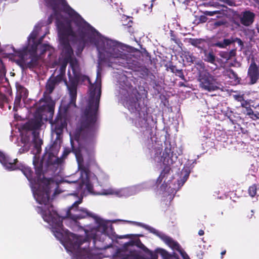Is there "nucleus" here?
Here are the masks:
<instances>
[{"label": "nucleus", "instance_id": "obj_46", "mask_svg": "<svg viewBox=\"0 0 259 259\" xmlns=\"http://www.w3.org/2000/svg\"><path fill=\"white\" fill-rule=\"evenodd\" d=\"M206 16L205 15L200 16L198 18V22L201 23L206 22L207 20V18Z\"/></svg>", "mask_w": 259, "mask_h": 259}, {"label": "nucleus", "instance_id": "obj_58", "mask_svg": "<svg viewBox=\"0 0 259 259\" xmlns=\"http://www.w3.org/2000/svg\"><path fill=\"white\" fill-rule=\"evenodd\" d=\"M70 152V150H68V149H65L64 151V152H63V155L64 156H67L69 153Z\"/></svg>", "mask_w": 259, "mask_h": 259}, {"label": "nucleus", "instance_id": "obj_15", "mask_svg": "<svg viewBox=\"0 0 259 259\" xmlns=\"http://www.w3.org/2000/svg\"><path fill=\"white\" fill-rule=\"evenodd\" d=\"M73 50L71 48L62 50L61 55L65 63H69L73 73H80L77 59L73 57Z\"/></svg>", "mask_w": 259, "mask_h": 259}, {"label": "nucleus", "instance_id": "obj_44", "mask_svg": "<svg viewBox=\"0 0 259 259\" xmlns=\"http://www.w3.org/2000/svg\"><path fill=\"white\" fill-rule=\"evenodd\" d=\"M235 42H237L238 45L241 47H243L244 46V42L240 38L233 37V43Z\"/></svg>", "mask_w": 259, "mask_h": 259}, {"label": "nucleus", "instance_id": "obj_36", "mask_svg": "<svg viewBox=\"0 0 259 259\" xmlns=\"http://www.w3.org/2000/svg\"><path fill=\"white\" fill-rule=\"evenodd\" d=\"M170 39L171 40L173 41L174 42H175L177 45H178L179 46H180V45H182V43L180 39L178 38L176 35L174 33V32L172 31H170Z\"/></svg>", "mask_w": 259, "mask_h": 259}, {"label": "nucleus", "instance_id": "obj_1", "mask_svg": "<svg viewBox=\"0 0 259 259\" xmlns=\"http://www.w3.org/2000/svg\"><path fill=\"white\" fill-rule=\"evenodd\" d=\"M101 95V79L89 87V96L87 105L82 111L79 126L76 131V136L84 138H92L98 130V115L100 99Z\"/></svg>", "mask_w": 259, "mask_h": 259}, {"label": "nucleus", "instance_id": "obj_21", "mask_svg": "<svg viewBox=\"0 0 259 259\" xmlns=\"http://www.w3.org/2000/svg\"><path fill=\"white\" fill-rule=\"evenodd\" d=\"M35 36L32 37L33 44L29 47H26L27 48V52L29 53V55L38 56L37 54V50L38 47H39V45L42 41L44 36H42L37 41H35Z\"/></svg>", "mask_w": 259, "mask_h": 259}, {"label": "nucleus", "instance_id": "obj_51", "mask_svg": "<svg viewBox=\"0 0 259 259\" xmlns=\"http://www.w3.org/2000/svg\"><path fill=\"white\" fill-rule=\"evenodd\" d=\"M156 252H153L152 251H151L148 254L150 255L151 258L150 259H157L158 255Z\"/></svg>", "mask_w": 259, "mask_h": 259}, {"label": "nucleus", "instance_id": "obj_63", "mask_svg": "<svg viewBox=\"0 0 259 259\" xmlns=\"http://www.w3.org/2000/svg\"><path fill=\"white\" fill-rule=\"evenodd\" d=\"M179 84L180 87H186L185 84L183 82H179Z\"/></svg>", "mask_w": 259, "mask_h": 259}, {"label": "nucleus", "instance_id": "obj_59", "mask_svg": "<svg viewBox=\"0 0 259 259\" xmlns=\"http://www.w3.org/2000/svg\"><path fill=\"white\" fill-rule=\"evenodd\" d=\"M250 214H248V215H247V217L248 219H251V218L253 217V216L254 215V211H253V210H251V211H250Z\"/></svg>", "mask_w": 259, "mask_h": 259}, {"label": "nucleus", "instance_id": "obj_60", "mask_svg": "<svg viewBox=\"0 0 259 259\" xmlns=\"http://www.w3.org/2000/svg\"><path fill=\"white\" fill-rule=\"evenodd\" d=\"M66 64L64 65H62L61 67V73H63L64 74L65 73V68H66Z\"/></svg>", "mask_w": 259, "mask_h": 259}, {"label": "nucleus", "instance_id": "obj_18", "mask_svg": "<svg viewBox=\"0 0 259 259\" xmlns=\"http://www.w3.org/2000/svg\"><path fill=\"white\" fill-rule=\"evenodd\" d=\"M247 77L249 78L250 84H255L259 79V65L256 64L254 59L251 60L248 67Z\"/></svg>", "mask_w": 259, "mask_h": 259}, {"label": "nucleus", "instance_id": "obj_11", "mask_svg": "<svg viewBox=\"0 0 259 259\" xmlns=\"http://www.w3.org/2000/svg\"><path fill=\"white\" fill-rule=\"evenodd\" d=\"M198 80L200 87L205 91H214L219 88V83L217 79L206 71H202L199 74Z\"/></svg>", "mask_w": 259, "mask_h": 259}, {"label": "nucleus", "instance_id": "obj_50", "mask_svg": "<svg viewBox=\"0 0 259 259\" xmlns=\"http://www.w3.org/2000/svg\"><path fill=\"white\" fill-rule=\"evenodd\" d=\"M212 46L213 47H217L219 48H225L223 44V41H218L215 43H213Z\"/></svg>", "mask_w": 259, "mask_h": 259}, {"label": "nucleus", "instance_id": "obj_25", "mask_svg": "<svg viewBox=\"0 0 259 259\" xmlns=\"http://www.w3.org/2000/svg\"><path fill=\"white\" fill-rule=\"evenodd\" d=\"M63 6V11L67 14L70 17H73L76 12L67 4L66 0H59Z\"/></svg>", "mask_w": 259, "mask_h": 259}, {"label": "nucleus", "instance_id": "obj_3", "mask_svg": "<svg viewBox=\"0 0 259 259\" xmlns=\"http://www.w3.org/2000/svg\"><path fill=\"white\" fill-rule=\"evenodd\" d=\"M0 162L9 170H20L32 185H35L39 183H47L50 181L48 180V178L44 176L43 161L42 160L39 161L35 156L33 157V160L35 177H33V171L30 167L22 164L19 162L17 158L13 160L11 159L2 152L0 153Z\"/></svg>", "mask_w": 259, "mask_h": 259}, {"label": "nucleus", "instance_id": "obj_22", "mask_svg": "<svg viewBox=\"0 0 259 259\" xmlns=\"http://www.w3.org/2000/svg\"><path fill=\"white\" fill-rule=\"evenodd\" d=\"M82 202V198H80L78 200L74 202L72 205L68 209L66 213L67 217L72 219V214L77 213L79 208L78 205Z\"/></svg>", "mask_w": 259, "mask_h": 259}, {"label": "nucleus", "instance_id": "obj_16", "mask_svg": "<svg viewBox=\"0 0 259 259\" xmlns=\"http://www.w3.org/2000/svg\"><path fill=\"white\" fill-rule=\"evenodd\" d=\"M42 111L41 108L36 110L35 113V117L25 123L23 125V129L26 131H34L39 129L41 126L42 116L41 112Z\"/></svg>", "mask_w": 259, "mask_h": 259}, {"label": "nucleus", "instance_id": "obj_38", "mask_svg": "<svg viewBox=\"0 0 259 259\" xmlns=\"http://www.w3.org/2000/svg\"><path fill=\"white\" fill-rule=\"evenodd\" d=\"M64 75V73H60V74L57 75L55 77L51 78V79L53 80H54L57 84H58L60 82H61L62 80Z\"/></svg>", "mask_w": 259, "mask_h": 259}, {"label": "nucleus", "instance_id": "obj_54", "mask_svg": "<svg viewBox=\"0 0 259 259\" xmlns=\"http://www.w3.org/2000/svg\"><path fill=\"white\" fill-rule=\"evenodd\" d=\"M183 259H187L188 257H189L188 254L182 249V250L179 252Z\"/></svg>", "mask_w": 259, "mask_h": 259}, {"label": "nucleus", "instance_id": "obj_34", "mask_svg": "<svg viewBox=\"0 0 259 259\" xmlns=\"http://www.w3.org/2000/svg\"><path fill=\"white\" fill-rule=\"evenodd\" d=\"M231 26L232 28L231 29L232 30H241L240 28L242 27L241 26V24L240 23V22H238L235 20H233L231 21Z\"/></svg>", "mask_w": 259, "mask_h": 259}, {"label": "nucleus", "instance_id": "obj_5", "mask_svg": "<svg viewBox=\"0 0 259 259\" xmlns=\"http://www.w3.org/2000/svg\"><path fill=\"white\" fill-rule=\"evenodd\" d=\"M88 156V161L85 165L83 164V158L80 153V151L77 149L73 150V152L75 154V156L78 164V167L82 175L84 174L88 178L90 174V167L92 165H97V162L95 157L94 148L92 146H85L82 148Z\"/></svg>", "mask_w": 259, "mask_h": 259}, {"label": "nucleus", "instance_id": "obj_41", "mask_svg": "<svg viewBox=\"0 0 259 259\" xmlns=\"http://www.w3.org/2000/svg\"><path fill=\"white\" fill-rule=\"evenodd\" d=\"M39 47L40 48V49H41L40 54H43L48 50V49L49 48V45H48L47 44H41V43L40 45H39Z\"/></svg>", "mask_w": 259, "mask_h": 259}, {"label": "nucleus", "instance_id": "obj_2", "mask_svg": "<svg viewBox=\"0 0 259 259\" xmlns=\"http://www.w3.org/2000/svg\"><path fill=\"white\" fill-rule=\"evenodd\" d=\"M73 16H75L74 20V24L77 27V32L79 39V44L81 46V50L84 48L87 41L86 37L89 36L91 40L94 42L99 52H104L109 54L108 56L113 58H118L121 56V52L118 50L116 42L111 40L96 39L94 38L96 34L99 32L86 22L78 13H76Z\"/></svg>", "mask_w": 259, "mask_h": 259}, {"label": "nucleus", "instance_id": "obj_61", "mask_svg": "<svg viewBox=\"0 0 259 259\" xmlns=\"http://www.w3.org/2000/svg\"><path fill=\"white\" fill-rule=\"evenodd\" d=\"M250 1H252L255 4L257 5V9L259 10V0H249Z\"/></svg>", "mask_w": 259, "mask_h": 259}, {"label": "nucleus", "instance_id": "obj_48", "mask_svg": "<svg viewBox=\"0 0 259 259\" xmlns=\"http://www.w3.org/2000/svg\"><path fill=\"white\" fill-rule=\"evenodd\" d=\"M23 98L22 97L16 95L15 99L14 101V105L15 106H18L19 105L21 99Z\"/></svg>", "mask_w": 259, "mask_h": 259}, {"label": "nucleus", "instance_id": "obj_14", "mask_svg": "<svg viewBox=\"0 0 259 259\" xmlns=\"http://www.w3.org/2000/svg\"><path fill=\"white\" fill-rule=\"evenodd\" d=\"M52 130L57 135L56 140L60 139L64 129L67 125V118L65 113L59 112L54 121H51Z\"/></svg>", "mask_w": 259, "mask_h": 259}, {"label": "nucleus", "instance_id": "obj_56", "mask_svg": "<svg viewBox=\"0 0 259 259\" xmlns=\"http://www.w3.org/2000/svg\"><path fill=\"white\" fill-rule=\"evenodd\" d=\"M189 174L187 173V172L184 175V176L183 178V179L182 180V185H183L185 183V182L187 181V180L188 179V178L189 177Z\"/></svg>", "mask_w": 259, "mask_h": 259}, {"label": "nucleus", "instance_id": "obj_45", "mask_svg": "<svg viewBox=\"0 0 259 259\" xmlns=\"http://www.w3.org/2000/svg\"><path fill=\"white\" fill-rule=\"evenodd\" d=\"M233 97L235 100L240 102H241L244 99L243 95H234Z\"/></svg>", "mask_w": 259, "mask_h": 259}, {"label": "nucleus", "instance_id": "obj_28", "mask_svg": "<svg viewBox=\"0 0 259 259\" xmlns=\"http://www.w3.org/2000/svg\"><path fill=\"white\" fill-rule=\"evenodd\" d=\"M16 95L22 97L23 99H26L27 97L28 91L25 87L20 84H18L16 85Z\"/></svg>", "mask_w": 259, "mask_h": 259}, {"label": "nucleus", "instance_id": "obj_29", "mask_svg": "<svg viewBox=\"0 0 259 259\" xmlns=\"http://www.w3.org/2000/svg\"><path fill=\"white\" fill-rule=\"evenodd\" d=\"M169 69L170 71L175 74L176 76H179L182 79L186 81L182 69H177V67L173 65H169Z\"/></svg>", "mask_w": 259, "mask_h": 259}, {"label": "nucleus", "instance_id": "obj_17", "mask_svg": "<svg viewBox=\"0 0 259 259\" xmlns=\"http://www.w3.org/2000/svg\"><path fill=\"white\" fill-rule=\"evenodd\" d=\"M255 16L253 12L245 10L238 15V18L242 26L249 27L254 22Z\"/></svg>", "mask_w": 259, "mask_h": 259}, {"label": "nucleus", "instance_id": "obj_62", "mask_svg": "<svg viewBox=\"0 0 259 259\" xmlns=\"http://www.w3.org/2000/svg\"><path fill=\"white\" fill-rule=\"evenodd\" d=\"M204 234V232L203 230H200L199 231H198V234L200 236H202Z\"/></svg>", "mask_w": 259, "mask_h": 259}, {"label": "nucleus", "instance_id": "obj_6", "mask_svg": "<svg viewBox=\"0 0 259 259\" xmlns=\"http://www.w3.org/2000/svg\"><path fill=\"white\" fill-rule=\"evenodd\" d=\"M42 215L44 221L48 223L52 227V231L55 237L61 240L63 238V225L62 218L56 211L50 210L42 211Z\"/></svg>", "mask_w": 259, "mask_h": 259}, {"label": "nucleus", "instance_id": "obj_27", "mask_svg": "<svg viewBox=\"0 0 259 259\" xmlns=\"http://www.w3.org/2000/svg\"><path fill=\"white\" fill-rule=\"evenodd\" d=\"M203 53L205 57L204 60L211 64H214L216 57L212 51L207 52V51L205 49L203 51Z\"/></svg>", "mask_w": 259, "mask_h": 259}, {"label": "nucleus", "instance_id": "obj_53", "mask_svg": "<svg viewBox=\"0 0 259 259\" xmlns=\"http://www.w3.org/2000/svg\"><path fill=\"white\" fill-rule=\"evenodd\" d=\"M246 115L248 116H250L253 112V110L251 108L250 106L246 108Z\"/></svg>", "mask_w": 259, "mask_h": 259}, {"label": "nucleus", "instance_id": "obj_8", "mask_svg": "<svg viewBox=\"0 0 259 259\" xmlns=\"http://www.w3.org/2000/svg\"><path fill=\"white\" fill-rule=\"evenodd\" d=\"M58 28L61 50L71 48L69 37L75 36V32L73 30L70 23L64 24L61 22L58 25Z\"/></svg>", "mask_w": 259, "mask_h": 259}, {"label": "nucleus", "instance_id": "obj_47", "mask_svg": "<svg viewBox=\"0 0 259 259\" xmlns=\"http://www.w3.org/2000/svg\"><path fill=\"white\" fill-rule=\"evenodd\" d=\"M250 118L253 120H256L259 119V112H257L256 113H254V112L249 116Z\"/></svg>", "mask_w": 259, "mask_h": 259}, {"label": "nucleus", "instance_id": "obj_35", "mask_svg": "<svg viewBox=\"0 0 259 259\" xmlns=\"http://www.w3.org/2000/svg\"><path fill=\"white\" fill-rule=\"evenodd\" d=\"M256 185L255 184L252 185V186H250L248 188V191L249 195L252 197H254L256 194Z\"/></svg>", "mask_w": 259, "mask_h": 259}, {"label": "nucleus", "instance_id": "obj_33", "mask_svg": "<svg viewBox=\"0 0 259 259\" xmlns=\"http://www.w3.org/2000/svg\"><path fill=\"white\" fill-rule=\"evenodd\" d=\"M156 251L160 254L163 259H170L171 257V255L164 249L159 248Z\"/></svg>", "mask_w": 259, "mask_h": 259}, {"label": "nucleus", "instance_id": "obj_23", "mask_svg": "<svg viewBox=\"0 0 259 259\" xmlns=\"http://www.w3.org/2000/svg\"><path fill=\"white\" fill-rule=\"evenodd\" d=\"M124 20H122V26L124 30L130 34H133L134 32V28L133 27L134 22L133 20L130 17H125Z\"/></svg>", "mask_w": 259, "mask_h": 259}, {"label": "nucleus", "instance_id": "obj_24", "mask_svg": "<svg viewBox=\"0 0 259 259\" xmlns=\"http://www.w3.org/2000/svg\"><path fill=\"white\" fill-rule=\"evenodd\" d=\"M77 211V213H74V214H72V220H79L85 218L88 216H91L90 212L85 208H80Z\"/></svg>", "mask_w": 259, "mask_h": 259}, {"label": "nucleus", "instance_id": "obj_10", "mask_svg": "<svg viewBox=\"0 0 259 259\" xmlns=\"http://www.w3.org/2000/svg\"><path fill=\"white\" fill-rule=\"evenodd\" d=\"M137 224L139 226L145 228L147 230H148L150 233H153V234L158 236L172 249L176 250L179 252L182 250V249L181 248L179 243L177 241L174 240L171 237L166 235L164 233L159 232V231L156 230L155 228L148 225L143 224L141 223H138Z\"/></svg>", "mask_w": 259, "mask_h": 259}, {"label": "nucleus", "instance_id": "obj_39", "mask_svg": "<svg viewBox=\"0 0 259 259\" xmlns=\"http://www.w3.org/2000/svg\"><path fill=\"white\" fill-rule=\"evenodd\" d=\"M224 48H226L227 47L230 46L231 44L233 43V37H231L230 38H225L223 40Z\"/></svg>", "mask_w": 259, "mask_h": 259}, {"label": "nucleus", "instance_id": "obj_13", "mask_svg": "<svg viewBox=\"0 0 259 259\" xmlns=\"http://www.w3.org/2000/svg\"><path fill=\"white\" fill-rule=\"evenodd\" d=\"M57 84L55 82L50 78L46 84V91L44 93L43 97L40 100V101L44 102L48 105V109L51 114H53L54 111L55 102L50 96L54 91Z\"/></svg>", "mask_w": 259, "mask_h": 259}, {"label": "nucleus", "instance_id": "obj_26", "mask_svg": "<svg viewBox=\"0 0 259 259\" xmlns=\"http://www.w3.org/2000/svg\"><path fill=\"white\" fill-rule=\"evenodd\" d=\"M13 52L17 54V56L19 57V59H17V60H21L23 62L27 60V55H28V52H27V48H25L22 50H16L13 47H12Z\"/></svg>", "mask_w": 259, "mask_h": 259}, {"label": "nucleus", "instance_id": "obj_64", "mask_svg": "<svg viewBox=\"0 0 259 259\" xmlns=\"http://www.w3.org/2000/svg\"><path fill=\"white\" fill-rule=\"evenodd\" d=\"M226 253V251L225 250L224 251H223L222 252H221V255H222V258L223 257V255H225Z\"/></svg>", "mask_w": 259, "mask_h": 259}, {"label": "nucleus", "instance_id": "obj_57", "mask_svg": "<svg viewBox=\"0 0 259 259\" xmlns=\"http://www.w3.org/2000/svg\"><path fill=\"white\" fill-rule=\"evenodd\" d=\"M162 176H161V174H160L159 177L157 180V183H158V184H161V182H162L163 179L162 178Z\"/></svg>", "mask_w": 259, "mask_h": 259}, {"label": "nucleus", "instance_id": "obj_30", "mask_svg": "<svg viewBox=\"0 0 259 259\" xmlns=\"http://www.w3.org/2000/svg\"><path fill=\"white\" fill-rule=\"evenodd\" d=\"M220 56L226 60H229L236 56V49H232L229 52H222Z\"/></svg>", "mask_w": 259, "mask_h": 259}, {"label": "nucleus", "instance_id": "obj_31", "mask_svg": "<svg viewBox=\"0 0 259 259\" xmlns=\"http://www.w3.org/2000/svg\"><path fill=\"white\" fill-rule=\"evenodd\" d=\"M225 75L235 81L239 82L240 80V78L238 77L237 74L232 69H226V74Z\"/></svg>", "mask_w": 259, "mask_h": 259}, {"label": "nucleus", "instance_id": "obj_49", "mask_svg": "<svg viewBox=\"0 0 259 259\" xmlns=\"http://www.w3.org/2000/svg\"><path fill=\"white\" fill-rule=\"evenodd\" d=\"M48 156H49V159L48 160V163L50 164H56V163H58V162H56V161H52L51 159V157H55V156L53 154V153H49L48 154Z\"/></svg>", "mask_w": 259, "mask_h": 259}, {"label": "nucleus", "instance_id": "obj_9", "mask_svg": "<svg viewBox=\"0 0 259 259\" xmlns=\"http://www.w3.org/2000/svg\"><path fill=\"white\" fill-rule=\"evenodd\" d=\"M50 181L48 183L38 184L40 187H42L41 190L38 191L36 195V200L41 204L46 205L49 201L50 195L51 192V189L54 187H57L58 186L53 179L48 178Z\"/></svg>", "mask_w": 259, "mask_h": 259}, {"label": "nucleus", "instance_id": "obj_20", "mask_svg": "<svg viewBox=\"0 0 259 259\" xmlns=\"http://www.w3.org/2000/svg\"><path fill=\"white\" fill-rule=\"evenodd\" d=\"M188 42L198 48L201 52L205 49L206 40L203 38H188Z\"/></svg>", "mask_w": 259, "mask_h": 259}, {"label": "nucleus", "instance_id": "obj_7", "mask_svg": "<svg viewBox=\"0 0 259 259\" xmlns=\"http://www.w3.org/2000/svg\"><path fill=\"white\" fill-rule=\"evenodd\" d=\"M89 239L88 237L77 236L71 233L66 242L67 246L70 248V250L74 252L76 259H81V256L87 255L88 250L85 247L81 248V245L85 243L88 242Z\"/></svg>", "mask_w": 259, "mask_h": 259}, {"label": "nucleus", "instance_id": "obj_4", "mask_svg": "<svg viewBox=\"0 0 259 259\" xmlns=\"http://www.w3.org/2000/svg\"><path fill=\"white\" fill-rule=\"evenodd\" d=\"M141 98V95L138 91L136 89L134 90L126 97L125 104L131 112H138L139 114L138 125L140 127H143L147 123V113L144 108H142L140 107Z\"/></svg>", "mask_w": 259, "mask_h": 259}, {"label": "nucleus", "instance_id": "obj_42", "mask_svg": "<svg viewBox=\"0 0 259 259\" xmlns=\"http://www.w3.org/2000/svg\"><path fill=\"white\" fill-rule=\"evenodd\" d=\"M170 170H171V168L170 167V166L166 165L164 166V168L163 169V170L161 171V172L160 173V174H161V176H162V175L163 174H165L166 175H167L169 174Z\"/></svg>", "mask_w": 259, "mask_h": 259}, {"label": "nucleus", "instance_id": "obj_12", "mask_svg": "<svg viewBox=\"0 0 259 259\" xmlns=\"http://www.w3.org/2000/svg\"><path fill=\"white\" fill-rule=\"evenodd\" d=\"M69 74V83L67 84L70 95V101L68 105L69 106L76 107V100L77 98V87L81 77L80 73H73V76H71L70 72H68Z\"/></svg>", "mask_w": 259, "mask_h": 259}, {"label": "nucleus", "instance_id": "obj_19", "mask_svg": "<svg viewBox=\"0 0 259 259\" xmlns=\"http://www.w3.org/2000/svg\"><path fill=\"white\" fill-rule=\"evenodd\" d=\"M28 59H30V61L27 62V60H26L23 62L21 60H15L14 62L23 70L27 69V68L33 69L37 66L39 59L38 56L29 55Z\"/></svg>", "mask_w": 259, "mask_h": 259}, {"label": "nucleus", "instance_id": "obj_55", "mask_svg": "<svg viewBox=\"0 0 259 259\" xmlns=\"http://www.w3.org/2000/svg\"><path fill=\"white\" fill-rule=\"evenodd\" d=\"M142 246L141 248L145 253L148 254L151 251L150 249H149L147 247H146L144 245L142 244Z\"/></svg>", "mask_w": 259, "mask_h": 259}, {"label": "nucleus", "instance_id": "obj_52", "mask_svg": "<svg viewBox=\"0 0 259 259\" xmlns=\"http://www.w3.org/2000/svg\"><path fill=\"white\" fill-rule=\"evenodd\" d=\"M241 107L246 108L249 106V103L248 101L245 100L244 99L243 101H242L241 102Z\"/></svg>", "mask_w": 259, "mask_h": 259}, {"label": "nucleus", "instance_id": "obj_43", "mask_svg": "<svg viewBox=\"0 0 259 259\" xmlns=\"http://www.w3.org/2000/svg\"><path fill=\"white\" fill-rule=\"evenodd\" d=\"M220 12L219 11H205L204 12V14L206 16H212L214 15L217 14H219Z\"/></svg>", "mask_w": 259, "mask_h": 259}, {"label": "nucleus", "instance_id": "obj_40", "mask_svg": "<svg viewBox=\"0 0 259 259\" xmlns=\"http://www.w3.org/2000/svg\"><path fill=\"white\" fill-rule=\"evenodd\" d=\"M138 255L137 254H132V252H130L129 254H124L122 255V259H132V257H134V259H137Z\"/></svg>", "mask_w": 259, "mask_h": 259}, {"label": "nucleus", "instance_id": "obj_37", "mask_svg": "<svg viewBox=\"0 0 259 259\" xmlns=\"http://www.w3.org/2000/svg\"><path fill=\"white\" fill-rule=\"evenodd\" d=\"M46 3L49 5L52 8L53 10L56 12L58 8L56 0H45Z\"/></svg>", "mask_w": 259, "mask_h": 259}, {"label": "nucleus", "instance_id": "obj_32", "mask_svg": "<svg viewBox=\"0 0 259 259\" xmlns=\"http://www.w3.org/2000/svg\"><path fill=\"white\" fill-rule=\"evenodd\" d=\"M33 142L35 148L37 151L41 149V146L43 143L42 140L34 136L33 140Z\"/></svg>", "mask_w": 259, "mask_h": 259}]
</instances>
